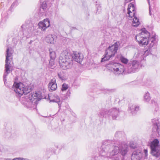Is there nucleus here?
I'll list each match as a JSON object with an SVG mask.
<instances>
[{
    "instance_id": "1",
    "label": "nucleus",
    "mask_w": 160,
    "mask_h": 160,
    "mask_svg": "<svg viewBox=\"0 0 160 160\" xmlns=\"http://www.w3.org/2000/svg\"><path fill=\"white\" fill-rule=\"evenodd\" d=\"M12 88L20 96L25 94V96L24 97L26 101L24 102V104L28 108L33 107L36 102L41 98V93L39 92H36L28 95L31 91V88L28 86H25L22 83H14Z\"/></svg>"
},
{
    "instance_id": "2",
    "label": "nucleus",
    "mask_w": 160,
    "mask_h": 160,
    "mask_svg": "<svg viewBox=\"0 0 160 160\" xmlns=\"http://www.w3.org/2000/svg\"><path fill=\"white\" fill-rule=\"evenodd\" d=\"M83 58V56L81 52H75L72 56L67 51L62 53L59 57L60 66L62 69L67 70L71 69L73 65V59L76 62L80 63Z\"/></svg>"
},
{
    "instance_id": "3",
    "label": "nucleus",
    "mask_w": 160,
    "mask_h": 160,
    "mask_svg": "<svg viewBox=\"0 0 160 160\" xmlns=\"http://www.w3.org/2000/svg\"><path fill=\"white\" fill-rule=\"evenodd\" d=\"M119 45V42H117L111 46H109L106 49L105 54L103 55V58H102L101 62L108 60L110 58L113 57L117 52Z\"/></svg>"
},
{
    "instance_id": "4",
    "label": "nucleus",
    "mask_w": 160,
    "mask_h": 160,
    "mask_svg": "<svg viewBox=\"0 0 160 160\" xmlns=\"http://www.w3.org/2000/svg\"><path fill=\"white\" fill-rule=\"evenodd\" d=\"M106 67L107 68L112 71L115 75L122 74L125 71H126L124 66L118 63L112 62L107 64Z\"/></svg>"
},
{
    "instance_id": "5",
    "label": "nucleus",
    "mask_w": 160,
    "mask_h": 160,
    "mask_svg": "<svg viewBox=\"0 0 160 160\" xmlns=\"http://www.w3.org/2000/svg\"><path fill=\"white\" fill-rule=\"evenodd\" d=\"M12 50H10L9 48H7L6 50V55L5 72L3 76L4 83L6 82V77L8 76V74L10 72V68L11 67V65H10L11 61L10 59H11L12 58Z\"/></svg>"
},
{
    "instance_id": "6",
    "label": "nucleus",
    "mask_w": 160,
    "mask_h": 160,
    "mask_svg": "<svg viewBox=\"0 0 160 160\" xmlns=\"http://www.w3.org/2000/svg\"><path fill=\"white\" fill-rule=\"evenodd\" d=\"M150 36V34L147 31H142L136 36L135 38L140 45L146 46L148 45V40Z\"/></svg>"
},
{
    "instance_id": "7",
    "label": "nucleus",
    "mask_w": 160,
    "mask_h": 160,
    "mask_svg": "<svg viewBox=\"0 0 160 160\" xmlns=\"http://www.w3.org/2000/svg\"><path fill=\"white\" fill-rule=\"evenodd\" d=\"M159 143L158 140L155 139L150 143V145L151 154L157 158L160 157V145Z\"/></svg>"
},
{
    "instance_id": "8",
    "label": "nucleus",
    "mask_w": 160,
    "mask_h": 160,
    "mask_svg": "<svg viewBox=\"0 0 160 160\" xmlns=\"http://www.w3.org/2000/svg\"><path fill=\"white\" fill-rule=\"evenodd\" d=\"M119 112V108H113L109 109V110L106 109L102 110L100 112V114L101 116L103 117L106 115L111 116L112 117V119L114 120L118 116Z\"/></svg>"
},
{
    "instance_id": "9",
    "label": "nucleus",
    "mask_w": 160,
    "mask_h": 160,
    "mask_svg": "<svg viewBox=\"0 0 160 160\" xmlns=\"http://www.w3.org/2000/svg\"><path fill=\"white\" fill-rule=\"evenodd\" d=\"M140 66L139 62L136 60L131 61L125 68L126 72L128 73L134 72L138 69Z\"/></svg>"
},
{
    "instance_id": "10",
    "label": "nucleus",
    "mask_w": 160,
    "mask_h": 160,
    "mask_svg": "<svg viewBox=\"0 0 160 160\" xmlns=\"http://www.w3.org/2000/svg\"><path fill=\"white\" fill-rule=\"evenodd\" d=\"M152 122L153 124V127L152 128V131L153 132H156L158 134L160 132V126L158 118L152 119Z\"/></svg>"
},
{
    "instance_id": "11",
    "label": "nucleus",
    "mask_w": 160,
    "mask_h": 160,
    "mask_svg": "<svg viewBox=\"0 0 160 160\" xmlns=\"http://www.w3.org/2000/svg\"><path fill=\"white\" fill-rule=\"evenodd\" d=\"M50 25V22L48 19H45L43 21L40 22L38 24L39 28L42 31L45 30Z\"/></svg>"
},
{
    "instance_id": "12",
    "label": "nucleus",
    "mask_w": 160,
    "mask_h": 160,
    "mask_svg": "<svg viewBox=\"0 0 160 160\" xmlns=\"http://www.w3.org/2000/svg\"><path fill=\"white\" fill-rule=\"evenodd\" d=\"M142 157V153L140 150L134 151L131 156L132 160H140Z\"/></svg>"
},
{
    "instance_id": "13",
    "label": "nucleus",
    "mask_w": 160,
    "mask_h": 160,
    "mask_svg": "<svg viewBox=\"0 0 160 160\" xmlns=\"http://www.w3.org/2000/svg\"><path fill=\"white\" fill-rule=\"evenodd\" d=\"M135 8L133 4L131 3L128 5V16L131 18H132L135 14Z\"/></svg>"
},
{
    "instance_id": "14",
    "label": "nucleus",
    "mask_w": 160,
    "mask_h": 160,
    "mask_svg": "<svg viewBox=\"0 0 160 160\" xmlns=\"http://www.w3.org/2000/svg\"><path fill=\"white\" fill-rule=\"evenodd\" d=\"M120 148L121 142H117L116 144L114 147L113 150L110 153V155L111 156H113L118 154L120 152Z\"/></svg>"
},
{
    "instance_id": "15",
    "label": "nucleus",
    "mask_w": 160,
    "mask_h": 160,
    "mask_svg": "<svg viewBox=\"0 0 160 160\" xmlns=\"http://www.w3.org/2000/svg\"><path fill=\"white\" fill-rule=\"evenodd\" d=\"M56 79L54 78L52 79L49 83L48 84V88L52 91L55 90L57 88V84L56 82Z\"/></svg>"
},
{
    "instance_id": "16",
    "label": "nucleus",
    "mask_w": 160,
    "mask_h": 160,
    "mask_svg": "<svg viewBox=\"0 0 160 160\" xmlns=\"http://www.w3.org/2000/svg\"><path fill=\"white\" fill-rule=\"evenodd\" d=\"M139 109V107L135 104H130L128 110L132 115L136 114V112Z\"/></svg>"
},
{
    "instance_id": "17",
    "label": "nucleus",
    "mask_w": 160,
    "mask_h": 160,
    "mask_svg": "<svg viewBox=\"0 0 160 160\" xmlns=\"http://www.w3.org/2000/svg\"><path fill=\"white\" fill-rule=\"evenodd\" d=\"M128 147L127 145L121 143L120 153L122 156H125L128 151Z\"/></svg>"
},
{
    "instance_id": "18",
    "label": "nucleus",
    "mask_w": 160,
    "mask_h": 160,
    "mask_svg": "<svg viewBox=\"0 0 160 160\" xmlns=\"http://www.w3.org/2000/svg\"><path fill=\"white\" fill-rule=\"evenodd\" d=\"M56 38V37L55 35L49 34L46 37L45 40L48 43L53 44L54 43V41Z\"/></svg>"
},
{
    "instance_id": "19",
    "label": "nucleus",
    "mask_w": 160,
    "mask_h": 160,
    "mask_svg": "<svg viewBox=\"0 0 160 160\" xmlns=\"http://www.w3.org/2000/svg\"><path fill=\"white\" fill-rule=\"evenodd\" d=\"M148 44L149 48H150L153 47L157 42L156 38L154 37H152L148 40Z\"/></svg>"
},
{
    "instance_id": "20",
    "label": "nucleus",
    "mask_w": 160,
    "mask_h": 160,
    "mask_svg": "<svg viewBox=\"0 0 160 160\" xmlns=\"http://www.w3.org/2000/svg\"><path fill=\"white\" fill-rule=\"evenodd\" d=\"M54 98L51 99L50 98H49L50 102H56L58 103L59 108L61 107V103L60 102V100L59 97L57 95H55L54 96Z\"/></svg>"
},
{
    "instance_id": "21",
    "label": "nucleus",
    "mask_w": 160,
    "mask_h": 160,
    "mask_svg": "<svg viewBox=\"0 0 160 160\" xmlns=\"http://www.w3.org/2000/svg\"><path fill=\"white\" fill-rule=\"evenodd\" d=\"M118 58H119L122 63L124 64H127L128 62V59L121 55H118Z\"/></svg>"
},
{
    "instance_id": "22",
    "label": "nucleus",
    "mask_w": 160,
    "mask_h": 160,
    "mask_svg": "<svg viewBox=\"0 0 160 160\" xmlns=\"http://www.w3.org/2000/svg\"><path fill=\"white\" fill-rule=\"evenodd\" d=\"M132 21V25L134 27H137L139 24L140 22L139 19L134 16Z\"/></svg>"
},
{
    "instance_id": "23",
    "label": "nucleus",
    "mask_w": 160,
    "mask_h": 160,
    "mask_svg": "<svg viewBox=\"0 0 160 160\" xmlns=\"http://www.w3.org/2000/svg\"><path fill=\"white\" fill-rule=\"evenodd\" d=\"M151 99L150 94L148 92H146L144 95V101L148 102Z\"/></svg>"
},
{
    "instance_id": "24",
    "label": "nucleus",
    "mask_w": 160,
    "mask_h": 160,
    "mask_svg": "<svg viewBox=\"0 0 160 160\" xmlns=\"http://www.w3.org/2000/svg\"><path fill=\"white\" fill-rule=\"evenodd\" d=\"M47 8V5L46 2L45 1L43 2L41 5L40 7L41 9H42L44 11L46 10Z\"/></svg>"
},
{
    "instance_id": "25",
    "label": "nucleus",
    "mask_w": 160,
    "mask_h": 160,
    "mask_svg": "<svg viewBox=\"0 0 160 160\" xmlns=\"http://www.w3.org/2000/svg\"><path fill=\"white\" fill-rule=\"evenodd\" d=\"M50 51V59H55L56 58V54L54 51H50V50H49Z\"/></svg>"
},
{
    "instance_id": "26",
    "label": "nucleus",
    "mask_w": 160,
    "mask_h": 160,
    "mask_svg": "<svg viewBox=\"0 0 160 160\" xmlns=\"http://www.w3.org/2000/svg\"><path fill=\"white\" fill-rule=\"evenodd\" d=\"M68 88V85L66 83H64L62 86L61 90L62 91L66 90Z\"/></svg>"
},
{
    "instance_id": "27",
    "label": "nucleus",
    "mask_w": 160,
    "mask_h": 160,
    "mask_svg": "<svg viewBox=\"0 0 160 160\" xmlns=\"http://www.w3.org/2000/svg\"><path fill=\"white\" fill-rule=\"evenodd\" d=\"M62 72H60L58 73V76L59 78L61 80H63L64 79V76L62 74Z\"/></svg>"
},
{
    "instance_id": "28",
    "label": "nucleus",
    "mask_w": 160,
    "mask_h": 160,
    "mask_svg": "<svg viewBox=\"0 0 160 160\" xmlns=\"http://www.w3.org/2000/svg\"><path fill=\"white\" fill-rule=\"evenodd\" d=\"M54 59H51L49 62V65L51 67H52L54 65Z\"/></svg>"
},
{
    "instance_id": "29",
    "label": "nucleus",
    "mask_w": 160,
    "mask_h": 160,
    "mask_svg": "<svg viewBox=\"0 0 160 160\" xmlns=\"http://www.w3.org/2000/svg\"><path fill=\"white\" fill-rule=\"evenodd\" d=\"M148 4L149 5V13L150 15H151L152 14L151 13V6L150 4V2L149 0H148Z\"/></svg>"
},
{
    "instance_id": "30",
    "label": "nucleus",
    "mask_w": 160,
    "mask_h": 160,
    "mask_svg": "<svg viewBox=\"0 0 160 160\" xmlns=\"http://www.w3.org/2000/svg\"><path fill=\"white\" fill-rule=\"evenodd\" d=\"M121 133V132H117L115 134V136L116 137H118V136H120Z\"/></svg>"
},
{
    "instance_id": "31",
    "label": "nucleus",
    "mask_w": 160,
    "mask_h": 160,
    "mask_svg": "<svg viewBox=\"0 0 160 160\" xmlns=\"http://www.w3.org/2000/svg\"><path fill=\"white\" fill-rule=\"evenodd\" d=\"M151 103L153 105H156V102L154 100L152 99L151 101Z\"/></svg>"
},
{
    "instance_id": "32",
    "label": "nucleus",
    "mask_w": 160,
    "mask_h": 160,
    "mask_svg": "<svg viewBox=\"0 0 160 160\" xmlns=\"http://www.w3.org/2000/svg\"><path fill=\"white\" fill-rule=\"evenodd\" d=\"M144 153H145V156H147L148 155V150L146 149H144Z\"/></svg>"
},
{
    "instance_id": "33",
    "label": "nucleus",
    "mask_w": 160,
    "mask_h": 160,
    "mask_svg": "<svg viewBox=\"0 0 160 160\" xmlns=\"http://www.w3.org/2000/svg\"><path fill=\"white\" fill-rule=\"evenodd\" d=\"M130 146L131 148H135V146L133 143H131Z\"/></svg>"
},
{
    "instance_id": "34",
    "label": "nucleus",
    "mask_w": 160,
    "mask_h": 160,
    "mask_svg": "<svg viewBox=\"0 0 160 160\" xmlns=\"http://www.w3.org/2000/svg\"><path fill=\"white\" fill-rule=\"evenodd\" d=\"M97 11H98V12H100L101 10V7L100 6H98L97 7Z\"/></svg>"
},
{
    "instance_id": "35",
    "label": "nucleus",
    "mask_w": 160,
    "mask_h": 160,
    "mask_svg": "<svg viewBox=\"0 0 160 160\" xmlns=\"http://www.w3.org/2000/svg\"><path fill=\"white\" fill-rule=\"evenodd\" d=\"M12 160H19V158H15L12 159Z\"/></svg>"
},
{
    "instance_id": "36",
    "label": "nucleus",
    "mask_w": 160,
    "mask_h": 160,
    "mask_svg": "<svg viewBox=\"0 0 160 160\" xmlns=\"http://www.w3.org/2000/svg\"><path fill=\"white\" fill-rule=\"evenodd\" d=\"M16 3V2H13V3L12 4V6H11V7H13V6H14V5H15V4Z\"/></svg>"
},
{
    "instance_id": "37",
    "label": "nucleus",
    "mask_w": 160,
    "mask_h": 160,
    "mask_svg": "<svg viewBox=\"0 0 160 160\" xmlns=\"http://www.w3.org/2000/svg\"><path fill=\"white\" fill-rule=\"evenodd\" d=\"M132 0H126V2L128 3L131 1Z\"/></svg>"
},
{
    "instance_id": "38",
    "label": "nucleus",
    "mask_w": 160,
    "mask_h": 160,
    "mask_svg": "<svg viewBox=\"0 0 160 160\" xmlns=\"http://www.w3.org/2000/svg\"><path fill=\"white\" fill-rule=\"evenodd\" d=\"M5 160H12V159H11V158H5Z\"/></svg>"
},
{
    "instance_id": "39",
    "label": "nucleus",
    "mask_w": 160,
    "mask_h": 160,
    "mask_svg": "<svg viewBox=\"0 0 160 160\" xmlns=\"http://www.w3.org/2000/svg\"><path fill=\"white\" fill-rule=\"evenodd\" d=\"M143 29H144V30H145V28H144Z\"/></svg>"
}]
</instances>
